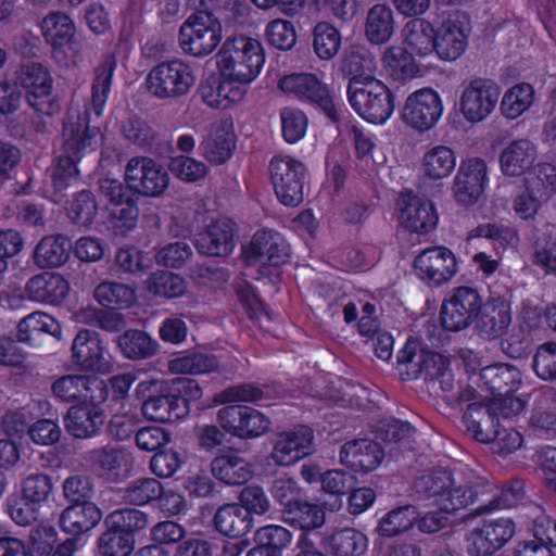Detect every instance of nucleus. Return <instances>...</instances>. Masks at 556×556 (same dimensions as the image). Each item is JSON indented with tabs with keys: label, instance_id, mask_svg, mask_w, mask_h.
Returning a JSON list of instances; mask_svg holds the SVG:
<instances>
[{
	"label": "nucleus",
	"instance_id": "1",
	"mask_svg": "<svg viewBox=\"0 0 556 556\" xmlns=\"http://www.w3.org/2000/svg\"><path fill=\"white\" fill-rule=\"evenodd\" d=\"M265 63L266 53L260 39L242 34L228 37L215 55L219 81L202 86L203 101L220 110L240 103Z\"/></svg>",
	"mask_w": 556,
	"mask_h": 556
},
{
	"label": "nucleus",
	"instance_id": "30",
	"mask_svg": "<svg viewBox=\"0 0 556 556\" xmlns=\"http://www.w3.org/2000/svg\"><path fill=\"white\" fill-rule=\"evenodd\" d=\"M536 157V150L534 144L527 139H518L508 143L500 155V168L505 176H520L525 177L532 173L535 167H532Z\"/></svg>",
	"mask_w": 556,
	"mask_h": 556
},
{
	"label": "nucleus",
	"instance_id": "63",
	"mask_svg": "<svg viewBox=\"0 0 556 556\" xmlns=\"http://www.w3.org/2000/svg\"><path fill=\"white\" fill-rule=\"evenodd\" d=\"M31 420L33 413L30 408L10 409L3 416L2 426L5 433L10 437L23 438L28 435L33 440Z\"/></svg>",
	"mask_w": 556,
	"mask_h": 556
},
{
	"label": "nucleus",
	"instance_id": "45",
	"mask_svg": "<svg viewBox=\"0 0 556 556\" xmlns=\"http://www.w3.org/2000/svg\"><path fill=\"white\" fill-rule=\"evenodd\" d=\"M72 244L64 236H49L37 244V265L60 266L70 256Z\"/></svg>",
	"mask_w": 556,
	"mask_h": 556
},
{
	"label": "nucleus",
	"instance_id": "13",
	"mask_svg": "<svg viewBox=\"0 0 556 556\" xmlns=\"http://www.w3.org/2000/svg\"><path fill=\"white\" fill-rule=\"evenodd\" d=\"M278 88L300 101L317 103L332 121L339 119V111L343 105L336 104L327 85L316 75L299 73L283 76L278 83Z\"/></svg>",
	"mask_w": 556,
	"mask_h": 556
},
{
	"label": "nucleus",
	"instance_id": "5",
	"mask_svg": "<svg viewBox=\"0 0 556 556\" xmlns=\"http://www.w3.org/2000/svg\"><path fill=\"white\" fill-rule=\"evenodd\" d=\"M197 81V66L190 61L176 58L154 65L144 84L150 96L160 100H175L189 94Z\"/></svg>",
	"mask_w": 556,
	"mask_h": 556
},
{
	"label": "nucleus",
	"instance_id": "42",
	"mask_svg": "<svg viewBox=\"0 0 556 556\" xmlns=\"http://www.w3.org/2000/svg\"><path fill=\"white\" fill-rule=\"evenodd\" d=\"M216 529L228 536L244 535L252 528V518L239 504H227L215 514Z\"/></svg>",
	"mask_w": 556,
	"mask_h": 556
},
{
	"label": "nucleus",
	"instance_id": "10",
	"mask_svg": "<svg viewBox=\"0 0 556 556\" xmlns=\"http://www.w3.org/2000/svg\"><path fill=\"white\" fill-rule=\"evenodd\" d=\"M443 98L432 87H422L410 92L404 100L400 116L410 130L425 134L435 128L444 114Z\"/></svg>",
	"mask_w": 556,
	"mask_h": 556
},
{
	"label": "nucleus",
	"instance_id": "26",
	"mask_svg": "<svg viewBox=\"0 0 556 556\" xmlns=\"http://www.w3.org/2000/svg\"><path fill=\"white\" fill-rule=\"evenodd\" d=\"M515 534V523L507 518L484 522L469 536V551L477 556L490 555L503 547Z\"/></svg>",
	"mask_w": 556,
	"mask_h": 556
},
{
	"label": "nucleus",
	"instance_id": "35",
	"mask_svg": "<svg viewBox=\"0 0 556 556\" xmlns=\"http://www.w3.org/2000/svg\"><path fill=\"white\" fill-rule=\"evenodd\" d=\"M102 519V513L96 504L84 501L67 507L61 515L62 529L71 534L79 535L93 529Z\"/></svg>",
	"mask_w": 556,
	"mask_h": 556
},
{
	"label": "nucleus",
	"instance_id": "61",
	"mask_svg": "<svg viewBox=\"0 0 556 556\" xmlns=\"http://www.w3.org/2000/svg\"><path fill=\"white\" fill-rule=\"evenodd\" d=\"M105 523L106 527H113L134 535L135 532L147 528L149 518L147 514L138 509H121L111 513Z\"/></svg>",
	"mask_w": 556,
	"mask_h": 556
},
{
	"label": "nucleus",
	"instance_id": "50",
	"mask_svg": "<svg viewBox=\"0 0 556 556\" xmlns=\"http://www.w3.org/2000/svg\"><path fill=\"white\" fill-rule=\"evenodd\" d=\"M118 346L127 358L139 359L152 356L157 343L140 330H128L118 338Z\"/></svg>",
	"mask_w": 556,
	"mask_h": 556
},
{
	"label": "nucleus",
	"instance_id": "58",
	"mask_svg": "<svg viewBox=\"0 0 556 556\" xmlns=\"http://www.w3.org/2000/svg\"><path fill=\"white\" fill-rule=\"evenodd\" d=\"M216 367V358L203 353L178 356L169 362V369L174 374L199 375L210 372Z\"/></svg>",
	"mask_w": 556,
	"mask_h": 556
},
{
	"label": "nucleus",
	"instance_id": "2",
	"mask_svg": "<svg viewBox=\"0 0 556 556\" xmlns=\"http://www.w3.org/2000/svg\"><path fill=\"white\" fill-rule=\"evenodd\" d=\"M102 141L103 135L98 126L90 125L87 111H71L63 129V154L58 156L52 170L53 185L58 190L78 179L77 161L93 152Z\"/></svg>",
	"mask_w": 556,
	"mask_h": 556
},
{
	"label": "nucleus",
	"instance_id": "55",
	"mask_svg": "<svg viewBox=\"0 0 556 556\" xmlns=\"http://www.w3.org/2000/svg\"><path fill=\"white\" fill-rule=\"evenodd\" d=\"M70 217L77 224L88 226L96 218L103 224L108 219L101 207L98 206L94 197L88 191L80 192L68 207Z\"/></svg>",
	"mask_w": 556,
	"mask_h": 556
},
{
	"label": "nucleus",
	"instance_id": "23",
	"mask_svg": "<svg viewBox=\"0 0 556 556\" xmlns=\"http://www.w3.org/2000/svg\"><path fill=\"white\" fill-rule=\"evenodd\" d=\"M396 211L401 225L415 232H429L437 227L439 222L434 204L412 192L400 195Z\"/></svg>",
	"mask_w": 556,
	"mask_h": 556
},
{
	"label": "nucleus",
	"instance_id": "36",
	"mask_svg": "<svg viewBox=\"0 0 556 556\" xmlns=\"http://www.w3.org/2000/svg\"><path fill=\"white\" fill-rule=\"evenodd\" d=\"M536 100L534 87L528 83H517L505 90L500 103L502 116L516 121L530 112Z\"/></svg>",
	"mask_w": 556,
	"mask_h": 556
},
{
	"label": "nucleus",
	"instance_id": "6",
	"mask_svg": "<svg viewBox=\"0 0 556 556\" xmlns=\"http://www.w3.org/2000/svg\"><path fill=\"white\" fill-rule=\"evenodd\" d=\"M346 93L352 109L367 123L383 125L394 113V93L380 79L349 83Z\"/></svg>",
	"mask_w": 556,
	"mask_h": 556
},
{
	"label": "nucleus",
	"instance_id": "51",
	"mask_svg": "<svg viewBox=\"0 0 556 556\" xmlns=\"http://www.w3.org/2000/svg\"><path fill=\"white\" fill-rule=\"evenodd\" d=\"M96 300L104 307L125 308L135 302V291L123 283L102 282L94 290Z\"/></svg>",
	"mask_w": 556,
	"mask_h": 556
},
{
	"label": "nucleus",
	"instance_id": "15",
	"mask_svg": "<svg viewBox=\"0 0 556 556\" xmlns=\"http://www.w3.org/2000/svg\"><path fill=\"white\" fill-rule=\"evenodd\" d=\"M469 20L464 12L446 14L435 27V56L443 62L458 60L468 47Z\"/></svg>",
	"mask_w": 556,
	"mask_h": 556
},
{
	"label": "nucleus",
	"instance_id": "59",
	"mask_svg": "<svg viewBox=\"0 0 556 556\" xmlns=\"http://www.w3.org/2000/svg\"><path fill=\"white\" fill-rule=\"evenodd\" d=\"M115 262L124 273L140 275L151 268L153 257L135 247H125L117 251Z\"/></svg>",
	"mask_w": 556,
	"mask_h": 556
},
{
	"label": "nucleus",
	"instance_id": "17",
	"mask_svg": "<svg viewBox=\"0 0 556 556\" xmlns=\"http://www.w3.org/2000/svg\"><path fill=\"white\" fill-rule=\"evenodd\" d=\"M416 277L429 287L450 282L458 270L454 253L445 247H433L421 251L413 264Z\"/></svg>",
	"mask_w": 556,
	"mask_h": 556
},
{
	"label": "nucleus",
	"instance_id": "20",
	"mask_svg": "<svg viewBox=\"0 0 556 556\" xmlns=\"http://www.w3.org/2000/svg\"><path fill=\"white\" fill-rule=\"evenodd\" d=\"M125 180L129 189L153 198L163 194L169 185L167 172L146 157H134L127 163Z\"/></svg>",
	"mask_w": 556,
	"mask_h": 556
},
{
	"label": "nucleus",
	"instance_id": "4",
	"mask_svg": "<svg viewBox=\"0 0 556 556\" xmlns=\"http://www.w3.org/2000/svg\"><path fill=\"white\" fill-rule=\"evenodd\" d=\"M225 34L222 21L206 10L190 14L180 25L177 43L186 55L204 59L223 45Z\"/></svg>",
	"mask_w": 556,
	"mask_h": 556
},
{
	"label": "nucleus",
	"instance_id": "53",
	"mask_svg": "<svg viewBox=\"0 0 556 556\" xmlns=\"http://www.w3.org/2000/svg\"><path fill=\"white\" fill-rule=\"evenodd\" d=\"M417 517L418 513L414 506L396 508L379 520L377 532L387 538L397 535L410 529Z\"/></svg>",
	"mask_w": 556,
	"mask_h": 556
},
{
	"label": "nucleus",
	"instance_id": "56",
	"mask_svg": "<svg viewBox=\"0 0 556 556\" xmlns=\"http://www.w3.org/2000/svg\"><path fill=\"white\" fill-rule=\"evenodd\" d=\"M286 520L303 529L313 530L320 528L326 520L325 511L316 504L302 502V500L288 509Z\"/></svg>",
	"mask_w": 556,
	"mask_h": 556
},
{
	"label": "nucleus",
	"instance_id": "24",
	"mask_svg": "<svg viewBox=\"0 0 556 556\" xmlns=\"http://www.w3.org/2000/svg\"><path fill=\"white\" fill-rule=\"evenodd\" d=\"M52 391L62 401L104 403L109 392L104 380L79 375L64 376L52 386Z\"/></svg>",
	"mask_w": 556,
	"mask_h": 556
},
{
	"label": "nucleus",
	"instance_id": "29",
	"mask_svg": "<svg viewBox=\"0 0 556 556\" xmlns=\"http://www.w3.org/2000/svg\"><path fill=\"white\" fill-rule=\"evenodd\" d=\"M235 231L236 225L231 220H217L197 236L195 247L206 255L227 256L235 249Z\"/></svg>",
	"mask_w": 556,
	"mask_h": 556
},
{
	"label": "nucleus",
	"instance_id": "32",
	"mask_svg": "<svg viewBox=\"0 0 556 556\" xmlns=\"http://www.w3.org/2000/svg\"><path fill=\"white\" fill-rule=\"evenodd\" d=\"M340 459L355 470L371 471L381 464L383 451L378 443L371 440H353L342 446Z\"/></svg>",
	"mask_w": 556,
	"mask_h": 556
},
{
	"label": "nucleus",
	"instance_id": "3",
	"mask_svg": "<svg viewBox=\"0 0 556 556\" xmlns=\"http://www.w3.org/2000/svg\"><path fill=\"white\" fill-rule=\"evenodd\" d=\"M426 488L430 497H435L439 510L425 514L418 523L422 532H437L453 522L456 510L473 502V493L469 488L456 485L450 472H441L434 477L422 478L418 488Z\"/></svg>",
	"mask_w": 556,
	"mask_h": 556
},
{
	"label": "nucleus",
	"instance_id": "18",
	"mask_svg": "<svg viewBox=\"0 0 556 556\" xmlns=\"http://www.w3.org/2000/svg\"><path fill=\"white\" fill-rule=\"evenodd\" d=\"M314 431L296 426L276 434L270 459L278 466H291L314 453Z\"/></svg>",
	"mask_w": 556,
	"mask_h": 556
},
{
	"label": "nucleus",
	"instance_id": "40",
	"mask_svg": "<svg viewBox=\"0 0 556 556\" xmlns=\"http://www.w3.org/2000/svg\"><path fill=\"white\" fill-rule=\"evenodd\" d=\"M212 473L226 484L238 485L252 478L253 468L244 458L228 454L218 456L212 462Z\"/></svg>",
	"mask_w": 556,
	"mask_h": 556
},
{
	"label": "nucleus",
	"instance_id": "48",
	"mask_svg": "<svg viewBox=\"0 0 556 556\" xmlns=\"http://www.w3.org/2000/svg\"><path fill=\"white\" fill-rule=\"evenodd\" d=\"M281 136L289 144L301 141L308 129V117L295 106H285L279 112Z\"/></svg>",
	"mask_w": 556,
	"mask_h": 556
},
{
	"label": "nucleus",
	"instance_id": "11",
	"mask_svg": "<svg viewBox=\"0 0 556 556\" xmlns=\"http://www.w3.org/2000/svg\"><path fill=\"white\" fill-rule=\"evenodd\" d=\"M99 192L105 201L101 207L108 219L103 224L116 235L132 230L138 220L139 211L135 202L127 195L122 182L114 178L100 180Z\"/></svg>",
	"mask_w": 556,
	"mask_h": 556
},
{
	"label": "nucleus",
	"instance_id": "60",
	"mask_svg": "<svg viewBox=\"0 0 556 556\" xmlns=\"http://www.w3.org/2000/svg\"><path fill=\"white\" fill-rule=\"evenodd\" d=\"M343 67L351 75L350 83L358 80L365 83L369 79H376L374 73L376 71V61L372 55L367 52L359 53L351 51L343 61Z\"/></svg>",
	"mask_w": 556,
	"mask_h": 556
},
{
	"label": "nucleus",
	"instance_id": "31",
	"mask_svg": "<svg viewBox=\"0 0 556 556\" xmlns=\"http://www.w3.org/2000/svg\"><path fill=\"white\" fill-rule=\"evenodd\" d=\"M413 55L406 48L391 46L381 58L382 68L395 81L405 83L421 77L426 71Z\"/></svg>",
	"mask_w": 556,
	"mask_h": 556
},
{
	"label": "nucleus",
	"instance_id": "22",
	"mask_svg": "<svg viewBox=\"0 0 556 556\" xmlns=\"http://www.w3.org/2000/svg\"><path fill=\"white\" fill-rule=\"evenodd\" d=\"M72 361L81 370L109 374L113 369L112 356L96 332L81 330L72 346Z\"/></svg>",
	"mask_w": 556,
	"mask_h": 556
},
{
	"label": "nucleus",
	"instance_id": "37",
	"mask_svg": "<svg viewBox=\"0 0 556 556\" xmlns=\"http://www.w3.org/2000/svg\"><path fill=\"white\" fill-rule=\"evenodd\" d=\"M323 546L332 556H359L367 549L368 539L357 529L344 528L327 535Z\"/></svg>",
	"mask_w": 556,
	"mask_h": 556
},
{
	"label": "nucleus",
	"instance_id": "57",
	"mask_svg": "<svg viewBox=\"0 0 556 556\" xmlns=\"http://www.w3.org/2000/svg\"><path fill=\"white\" fill-rule=\"evenodd\" d=\"M267 42L278 50L292 49L298 40L296 28L293 22L285 18L270 21L265 28Z\"/></svg>",
	"mask_w": 556,
	"mask_h": 556
},
{
	"label": "nucleus",
	"instance_id": "25",
	"mask_svg": "<svg viewBox=\"0 0 556 556\" xmlns=\"http://www.w3.org/2000/svg\"><path fill=\"white\" fill-rule=\"evenodd\" d=\"M399 363L406 365L407 370L417 375L425 371L432 378H450L448 359L438 353L424 351L418 340L408 339L404 348L399 352Z\"/></svg>",
	"mask_w": 556,
	"mask_h": 556
},
{
	"label": "nucleus",
	"instance_id": "46",
	"mask_svg": "<svg viewBox=\"0 0 556 556\" xmlns=\"http://www.w3.org/2000/svg\"><path fill=\"white\" fill-rule=\"evenodd\" d=\"M342 37L340 31L328 22H319L313 30V48L321 60H331L341 48Z\"/></svg>",
	"mask_w": 556,
	"mask_h": 556
},
{
	"label": "nucleus",
	"instance_id": "62",
	"mask_svg": "<svg viewBox=\"0 0 556 556\" xmlns=\"http://www.w3.org/2000/svg\"><path fill=\"white\" fill-rule=\"evenodd\" d=\"M163 494V485L154 478L138 479L127 488L125 498L136 505H144Z\"/></svg>",
	"mask_w": 556,
	"mask_h": 556
},
{
	"label": "nucleus",
	"instance_id": "34",
	"mask_svg": "<svg viewBox=\"0 0 556 556\" xmlns=\"http://www.w3.org/2000/svg\"><path fill=\"white\" fill-rule=\"evenodd\" d=\"M201 147L210 162L219 164L227 161L235 148L233 123L229 119L215 123Z\"/></svg>",
	"mask_w": 556,
	"mask_h": 556
},
{
	"label": "nucleus",
	"instance_id": "41",
	"mask_svg": "<svg viewBox=\"0 0 556 556\" xmlns=\"http://www.w3.org/2000/svg\"><path fill=\"white\" fill-rule=\"evenodd\" d=\"M143 415L159 422H172L182 418L188 413L186 400L175 395L151 396L142 405Z\"/></svg>",
	"mask_w": 556,
	"mask_h": 556
},
{
	"label": "nucleus",
	"instance_id": "8",
	"mask_svg": "<svg viewBox=\"0 0 556 556\" xmlns=\"http://www.w3.org/2000/svg\"><path fill=\"white\" fill-rule=\"evenodd\" d=\"M556 192V167L544 163L535 166L523 178V185L513 199L515 215L523 220H533L541 207Z\"/></svg>",
	"mask_w": 556,
	"mask_h": 556
},
{
	"label": "nucleus",
	"instance_id": "49",
	"mask_svg": "<svg viewBox=\"0 0 556 556\" xmlns=\"http://www.w3.org/2000/svg\"><path fill=\"white\" fill-rule=\"evenodd\" d=\"M135 546L134 535L108 527L98 540V556H130Z\"/></svg>",
	"mask_w": 556,
	"mask_h": 556
},
{
	"label": "nucleus",
	"instance_id": "27",
	"mask_svg": "<svg viewBox=\"0 0 556 556\" xmlns=\"http://www.w3.org/2000/svg\"><path fill=\"white\" fill-rule=\"evenodd\" d=\"M456 166V151L444 143L426 147L419 161L420 174L429 182H441L450 178Z\"/></svg>",
	"mask_w": 556,
	"mask_h": 556
},
{
	"label": "nucleus",
	"instance_id": "54",
	"mask_svg": "<svg viewBox=\"0 0 556 556\" xmlns=\"http://www.w3.org/2000/svg\"><path fill=\"white\" fill-rule=\"evenodd\" d=\"M11 518L20 526L30 525L35 520V480L27 478L22 493L10 504Z\"/></svg>",
	"mask_w": 556,
	"mask_h": 556
},
{
	"label": "nucleus",
	"instance_id": "12",
	"mask_svg": "<svg viewBox=\"0 0 556 556\" xmlns=\"http://www.w3.org/2000/svg\"><path fill=\"white\" fill-rule=\"evenodd\" d=\"M490 186L489 167L479 156H470L462 161L453 182L455 201L467 208L481 207L485 192Z\"/></svg>",
	"mask_w": 556,
	"mask_h": 556
},
{
	"label": "nucleus",
	"instance_id": "14",
	"mask_svg": "<svg viewBox=\"0 0 556 556\" xmlns=\"http://www.w3.org/2000/svg\"><path fill=\"white\" fill-rule=\"evenodd\" d=\"M270 179L279 201L295 206L303 201L305 167L290 155H277L269 164Z\"/></svg>",
	"mask_w": 556,
	"mask_h": 556
},
{
	"label": "nucleus",
	"instance_id": "16",
	"mask_svg": "<svg viewBox=\"0 0 556 556\" xmlns=\"http://www.w3.org/2000/svg\"><path fill=\"white\" fill-rule=\"evenodd\" d=\"M41 29L47 42L52 47L54 59L66 66L75 64L80 46L71 17L63 13H52L43 20Z\"/></svg>",
	"mask_w": 556,
	"mask_h": 556
},
{
	"label": "nucleus",
	"instance_id": "7",
	"mask_svg": "<svg viewBox=\"0 0 556 556\" xmlns=\"http://www.w3.org/2000/svg\"><path fill=\"white\" fill-rule=\"evenodd\" d=\"M242 258L249 267H255L256 279L278 278V268L289 258V247L280 233L271 229H260L242 247Z\"/></svg>",
	"mask_w": 556,
	"mask_h": 556
},
{
	"label": "nucleus",
	"instance_id": "43",
	"mask_svg": "<svg viewBox=\"0 0 556 556\" xmlns=\"http://www.w3.org/2000/svg\"><path fill=\"white\" fill-rule=\"evenodd\" d=\"M116 68L114 55H108L96 70L92 84L91 104L93 113L101 116L111 91L112 77Z\"/></svg>",
	"mask_w": 556,
	"mask_h": 556
},
{
	"label": "nucleus",
	"instance_id": "64",
	"mask_svg": "<svg viewBox=\"0 0 556 556\" xmlns=\"http://www.w3.org/2000/svg\"><path fill=\"white\" fill-rule=\"evenodd\" d=\"M256 544H264L282 556V549L292 542V533L277 525H268L257 529L254 535Z\"/></svg>",
	"mask_w": 556,
	"mask_h": 556
},
{
	"label": "nucleus",
	"instance_id": "9",
	"mask_svg": "<svg viewBox=\"0 0 556 556\" xmlns=\"http://www.w3.org/2000/svg\"><path fill=\"white\" fill-rule=\"evenodd\" d=\"M501 98L500 85L490 78L476 77L460 86L458 97L459 115L471 125L488 119L495 111Z\"/></svg>",
	"mask_w": 556,
	"mask_h": 556
},
{
	"label": "nucleus",
	"instance_id": "19",
	"mask_svg": "<svg viewBox=\"0 0 556 556\" xmlns=\"http://www.w3.org/2000/svg\"><path fill=\"white\" fill-rule=\"evenodd\" d=\"M480 309V295L470 288H458L442 304V327L447 331H460L477 319Z\"/></svg>",
	"mask_w": 556,
	"mask_h": 556
},
{
	"label": "nucleus",
	"instance_id": "44",
	"mask_svg": "<svg viewBox=\"0 0 556 556\" xmlns=\"http://www.w3.org/2000/svg\"><path fill=\"white\" fill-rule=\"evenodd\" d=\"M509 324V305L505 301H493L484 306L479 327L488 337L495 338L503 336Z\"/></svg>",
	"mask_w": 556,
	"mask_h": 556
},
{
	"label": "nucleus",
	"instance_id": "33",
	"mask_svg": "<svg viewBox=\"0 0 556 556\" xmlns=\"http://www.w3.org/2000/svg\"><path fill=\"white\" fill-rule=\"evenodd\" d=\"M405 48L415 56L426 59L435 55V26L426 18L407 22L402 30Z\"/></svg>",
	"mask_w": 556,
	"mask_h": 556
},
{
	"label": "nucleus",
	"instance_id": "47",
	"mask_svg": "<svg viewBox=\"0 0 556 556\" xmlns=\"http://www.w3.org/2000/svg\"><path fill=\"white\" fill-rule=\"evenodd\" d=\"M147 290L156 296L167 299L178 298L185 294L187 282L175 273L156 270L148 278Z\"/></svg>",
	"mask_w": 556,
	"mask_h": 556
},
{
	"label": "nucleus",
	"instance_id": "21",
	"mask_svg": "<svg viewBox=\"0 0 556 556\" xmlns=\"http://www.w3.org/2000/svg\"><path fill=\"white\" fill-rule=\"evenodd\" d=\"M217 419L227 432L239 438H258L271 424L265 414L248 406H226L218 410Z\"/></svg>",
	"mask_w": 556,
	"mask_h": 556
},
{
	"label": "nucleus",
	"instance_id": "38",
	"mask_svg": "<svg viewBox=\"0 0 556 556\" xmlns=\"http://www.w3.org/2000/svg\"><path fill=\"white\" fill-rule=\"evenodd\" d=\"M394 29V14L389 5L378 3L369 9L364 33L370 43L383 45L388 42L392 38Z\"/></svg>",
	"mask_w": 556,
	"mask_h": 556
},
{
	"label": "nucleus",
	"instance_id": "39",
	"mask_svg": "<svg viewBox=\"0 0 556 556\" xmlns=\"http://www.w3.org/2000/svg\"><path fill=\"white\" fill-rule=\"evenodd\" d=\"M481 380L494 395L514 393L521 383L520 371L509 364L486 365L481 370Z\"/></svg>",
	"mask_w": 556,
	"mask_h": 556
},
{
	"label": "nucleus",
	"instance_id": "52",
	"mask_svg": "<svg viewBox=\"0 0 556 556\" xmlns=\"http://www.w3.org/2000/svg\"><path fill=\"white\" fill-rule=\"evenodd\" d=\"M68 292L70 285L60 274L47 271L37 276V301L58 305Z\"/></svg>",
	"mask_w": 556,
	"mask_h": 556
},
{
	"label": "nucleus",
	"instance_id": "28",
	"mask_svg": "<svg viewBox=\"0 0 556 556\" xmlns=\"http://www.w3.org/2000/svg\"><path fill=\"white\" fill-rule=\"evenodd\" d=\"M102 404L83 402L72 406L65 418L66 430L79 439H88L98 434L106 419Z\"/></svg>",
	"mask_w": 556,
	"mask_h": 556
}]
</instances>
